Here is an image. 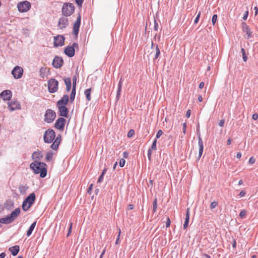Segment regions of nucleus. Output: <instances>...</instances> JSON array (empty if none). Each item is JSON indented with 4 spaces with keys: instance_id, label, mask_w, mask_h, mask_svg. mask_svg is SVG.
<instances>
[{
    "instance_id": "nucleus-1",
    "label": "nucleus",
    "mask_w": 258,
    "mask_h": 258,
    "mask_svg": "<svg viewBox=\"0 0 258 258\" xmlns=\"http://www.w3.org/2000/svg\"><path fill=\"white\" fill-rule=\"evenodd\" d=\"M30 168L35 174H40L41 178L47 175V165L44 162L34 161L30 164Z\"/></svg>"
},
{
    "instance_id": "nucleus-2",
    "label": "nucleus",
    "mask_w": 258,
    "mask_h": 258,
    "mask_svg": "<svg viewBox=\"0 0 258 258\" xmlns=\"http://www.w3.org/2000/svg\"><path fill=\"white\" fill-rule=\"evenodd\" d=\"M20 213V209L17 208L10 215L1 218L0 223L3 224L11 223L19 215Z\"/></svg>"
},
{
    "instance_id": "nucleus-3",
    "label": "nucleus",
    "mask_w": 258,
    "mask_h": 258,
    "mask_svg": "<svg viewBox=\"0 0 258 258\" xmlns=\"http://www.w3.org/2000/svg\"><path fill=\"white\" fill-rule=\"evenodd\" d=\"M35 195L34 193H31L24 201L22 204V209L24 211H26L29 209L32 206L35 200Z\"/></svg>"
},
{
    "instance_id": "nucleus-4",
    "label": "nucleus",
    "mask_w": 258,
    "mask_h": 258,
    "mask_svg": "<svg viewBox=\"0 0 258 258\" xmlns=\"http://www.w3.org/2000/svg\"><path fill=\"white\" fill-rule=\"evenodd\" d=\"M75 10V7L71 3H64L62 8V13L66 17L71 16Z\"/></svg>"
},
{
    "instance_id": "nucleus-5",
    "label": "nucleus",
    "mask_w": 258,
    "mask_h": 258,
    "mask_svg": "<svg viewBox=\"0 0 258 258\" xmlns=\"http://www.w3.org/2000/svg\"><path fill=\"white\" fill-rule=\"evenodd\" d=\"M31 8L30 3L27 1H24L19 2L17 4V8L19 12L25 13L27 12Z\"/></svg>"
},
{
    "instance_id": "nucleus-6",
    "label": "nucleus",
    "mask_w": 258,
    "mask_h": 258,
    "mask_svg": "<svg viewBox=\"0 0 258 258\" xmlns=\"http://www.w3.org/2000/svg\"><path fill=\"white\" fill-rule=\"evenodd\" d=\"M55 137V133L52 129H48L45 131L44 135V141L46 143H51Z\"/></svg>"
},
{
    "instance_id": "nucleus-7",
    "label": "nucleus",
    "mask_w": 258,
    "mask_h": 258,
    "mask_svg": "<svg viewBox=\"0 0 258 258\" xmlns=\"http://www.w3.org/2000/svg\"><path fill=\"white\" fill-rule=\"evenodd\" d=\"M58 82L54 79H51L48 81V89L50 93H53L57 91Z\"/></svg>"
},
{
    "instance_id": "nucleus-8",
    "label": "nucleus",
    "mask_w": 258,
    "mask_h": 258,
    "mask_svg": "<svg viewBox=\"0 0 258 258\" xmlns=\"http://www.w3.org/2000/svg\"><path fill=\"white\" fill-rule=\"evenodd\" d=\"M56 117L55 112L52 109H49L46 111L44 115L45 121L50 123L52 122Z\"/></svg>"
},
{
    "instance_id": "nucleus-9",
    "label": "nucleus",
    "mask_w": 258,
    "mask_h": 258,
    "mask_svg": "<svg viewBox=\"0 0 258 258\" xmlns=\"http://www.w3.org/2000/svg\"><path fill=\"white\" fill-rule=\"evenodd\" d=\"M78 46V44L74 43L72 46H67L64 50V53L69 57H72L75 55V48Z\"/></svg>"
},
{
    "instance_id": "nucleus-10",
    "label": "nucleus",
    "mask_w": 258,
    "mask_h": 258,
    "mask_svg": "<svg viewBox=\"0 0 258 258\" xmlns=\"http://www.w3.org/2000/svg\"><path fill=\"white\" fill-rule=\"evenodd\" d=\"M23 74V69L19 66L15 67L12 71V74L16 79L21 78Z\"/></svg>"
},
{
    "instance_id": "nucleus-11",
    "label": "nucleus",
    "mask_w": 258,
    "mask_h": 258,
    "mask_svg": "<svg viewBox=\"0 0 258 258\" xmlns=\"http://www.w3.org/2000/svg\"><path fill=\"white\" fill-rule=\"evenodd\" d=\"M81 24V16L79 15L78 17L73 26V34L76 37L78 36L79 28Z\"/></svg>"
},
{
    "instance_id": "nucleus-12",
    "label": "nucleus",
    "mask_w": 258,
    "mask_h": 258,
    "mask_svg": "<svg viewBox=\"0 0 258 258\" xmlns=\"http://www.w3.org/2000/svg\"><path fill=\"white\" fill-rule=\"evenodd\" d=\"M64 37L62 35H58L54 37V46L56 47L64 44Z\"/></svg>"
},
{
    "instance_id": "nucleus-13",
    "label": "nucleus",
    "mask_w": 258,
    "mask_h": 258,
    "mask_svg": "<svg viewBox=\"0 0 258 258\" xmlns=\"http://www.w3.org/2000/svg\"><path fill=\"white\" fill-rule=\"evenodd\" d=\"M66 119L64 118L60 117L55 123V127L60 131H63L66 124Z\"/></svg>"
},
{
    "instance_id": "nucleus-14",
    "label": "nucleus",
    "mask_w": 258,
    "mask_h": 258,
    "mask_svg": "<svg viewBox=\"0 0 258 258\" xmlns=\"http://www.w3.org/2000/svg\"><path fill=\"white\" fill-rule=\"evenodd\" d=\"M68 24V19L66 17H61L58 20V27L60 29H64Z\"/></svg>"
},
{
    "instance_id": "nucleus-15",
    "label": "nucleus",
    "mask_w": 258,
    "mask_h": 258,
    "mask_svg": "<svg viewBox=\"0 0 258 258\" xmlns=\"http://www.w3.org/2000/svg\"><path fill=\"white\" fill-rule=\"evenodd\" d=\"M242 31L243 33L245 34L246 35V38L247 39H249L251 37L252 32L249 27L246 25L245 23H243L242 24Z\"/></svg>"
},
{
    "instance_id": "nucleus-16",
    "label": "nucleus",
    "mask_w": 258,
    "mask_h": 258,
    "mask_svg": "<svg viewBox=\"0 0 258 258\" xmlns=\"http://www.w3.org/2000/svg\"><path fill=\"white\" fill-rule=\"evenodd\" d=\"M63 64V60L62 58L58 57V56H55L52 62V65L55 68H60Z\"/></svg>"
},
{
    "instance_id": "nucleus-17",
    "label": "nucleus",
    "mask_w": 258,
    "mask_h": 258,
    "mask_svg": "<svg viewBox=\"0 0 258 258\" xmlns=\"http://www.w3.org/2000/svg\"><path fill=\"white\" fill-rule=\"evenodd\" d=\"M9 108L11 111H14L20 108V105L17 101H13L9 102Z\"/></svg>"
},
{
    "instance_id": "nucleus-18",
    "label": "nucleus",
    "mask_w": 258,
    "mask_h": 258,
    "mask_svg": "<svg viewBox=\"0 0 258 258\" xmlns=\"http://www.w3.org/2000/svg\"><path fill=\"white\" fill-rule=\"evenodd\" d=\"M0 96L4 100H9L12 97V92L10 90H5L1 93Z\"/></svg>"
},
{
    "instance_id": "nucleus-19",
    "label": "nucleus",
    "mask_w": 258,
    "mask_h": 258,
    "mask_svg": "<svg viewBox=\"0 0 258 258\" xmlns=\"http://www.w3.org/2000/svg\"><path fill=\"white\" fill-rule=\"evenodd\" d=\"M61 136L58 135L56 138L55 139L54 141L53 142V144L51 145V148L54 150H57L58 146L60 143L61 142Z\"/></svg>"
},
{
    "instance_id": "nucleus-20",
    "label": "nucleus",
    "mask_w": 258,
    "mask_h": 258,
    "mask_svg": "<svg viewBox=\"0 0 258 258\" xmlns=\"http://www.w3.org/2000/svg\"><path fill=\"white\" fill-rule=\"evenodd\" d=\"M69 101V96L67 95L63 96L62 98L59 100L57 103V106H65L67 104Z\"/></svg>"
},
{
    "instance_id": "nucleus-21",
    "label": "nucleus",
    "mask_w": 258,
    "mask_h": 258,
    "mask_svg": "<svg viewBox=\"0 0 258 258\" xmlns=\"http://www.w3.org/2000/svg\"><path fill=\"white\" fill-rule=\"evenodd\" d=\"M59 111V115L67 117L69 113L68 108L65 106H57Z\"/></svg>"
},
{
    "instance_id": "nucleus-22",
    "label": "nucleus",
    "mask_w": 258,
    "mask_h": 258,
    "mask_svg": "<svg viewBox=\"0 0 258 258\" xmlns=\"http://www.w3.org/2000/svg\"><path fill=\"white\" fill-rule=\"evenodd\" d=\"M32 157L34 161H39L43 157V155L41 152L36 151L33 153Z\"/></svg>"
},
{
    "instance_id": "nucleus-23",
    "label": "nucleus",
    "mask_w": 258,
    "mask_h": 258,
    "mask_svg": "<svg viewBox=\"0 0 258 258\" xmlns=\"http://www.w3.org/2000/svg\"><path fill=\"white\" fill-rule=\"evenodd\" d=\"M198 145L199 147V156L200 158L202 156L204 149L203 142L200 135L198 137Z\"/></svg>"
},
{
    "instance_id": "nucleus-24",
    "label": "nucleus",
    "mask_w": 258,
    "mask_h": 258,
    "mask_svg": "<svg viewBox=\"0 0 258 258\" xmlns=\"http://www.w3.org/2000/svg\"><path fill=\"white\" fill-rule=\"evenodd\" d=\"M189 220V208H187L186 210V216H185V218L184 223L183 224V228L184 229H185L188 226Z\"/></svg>"
},
{
    "instance_id": "nucleus-25",
    "label": "nucleus",
    "mask_w": 258,
    "mask_h": 258,
    "mask_svg": "<svg viewBox=\"0 0 258 258\" xmlns=\"http://www.w3.org/2000/svg\"><path fill=\"white\" fill-rule=\"evenodd\" d=\"M121 88H122V79H121L119 80L118 84V88H117V93H116V100H118L120 98Z\"/></svg>"
},
{
    "instance_id": "nucleus-26",
    "label": "nucleus",
    "mask_w": 258,
    "mask_h": 258,
    "mask_svg": "<svg viewBox=\"0 0 258 258\" xmlns=\"http://www.w3.org/2000/svg\"><path fill=\"white\" fill-rule=\"evenodd\" d=\"M19 250L20 248L18 245H15L9 248V250L14 256L16 255L18 253Z\"/></svg>"
},
{
    "instance_id": "nucleus-27",
    "label": "nucleus",
    "mask_w": 258,
    "mask_h": 258,
    "mask_svg": "<svg viewBox=\"0 0 258 258\" xmlns=\"http://www.w3.org/2000/svg\"><path fill=\"white\" fill-rule=\"evenodd\" d=\"M49 72V70L46 67H42L40 69V76L44 79L46 77V73Z\"/></svg>"
},
{
    "instance_id": "nucleus-28",
    "label": "nucleus",
    "mask_w": 258,
    "mask_h": 258,
    "mask_svg": "<svg viewBox=\"0 0 258 258\" xmlns=\"http://www.w3.org/2000/svg\"><path fill=\"white\" fill-rule=\"evenodd\" d=\"M36 221L34 222L31 225L29 228L28 229V230L27 231V236L28 237L30 236L31 235L32 231H33L35 227L36 226Z\"/></svg>"
},
{
    "instance_id": "nucleus-29",
    "label": "nucleus",
    "mask_w": 258,
    "mask_h": 258,
    "mask_svg": "<svg viewBox=\"0 0 258 258\" xmlns=\"http://www.w3.org/2000/svg\"><path fill=\"white\" fill-rule=\"evenodd\" d=\"M65 84L66 85V89L68 92L70 91L71 88V81L70 78H65L64 79Z\"/></svg>"
},
{
    "instance_id": "nucleus-30",
    "label": "nucleus",
    "mask_w": 258,
    "mask_h": 258,
    "mask_svg": "<svg viewBox=\"0 0 258 258\" xmlns=\"http://www.w3.org/2000/svg\"><path fill=\"white\" fill-rule=\"evenodd\" d=\"M91 89L89 88L85 90L84 94L86 96V99L88 101L91 100Z\"/></svg>"
},
{
    "instance_id": "nucleus-31",
    "label": "nucleus",
    "mask_w": 258,
    "mask_h": 258,
    "mask_svg": "<svg viewBox=\"0 0 258 258\" xmlns=\"http://www.w3.org/2000/svg\"><path fill=\"white\" fill-rule=\"evenodd\" d=\"M155 55L154 59H156L159 57L160 54V50H159L158 45H156L155 46Z\"/></svg>"
},
{
    "instance_id": "nucleus-32",
    "label": "nucleus",
    "mask_w": 258,
    "mask_h": 258,
    "mask_svg": "<svg viewBox=\"0 0 258 258\" xmlns=\"http://www.w3.org/2000/svg\"><path fill=\"white\" fill-rule=\"evenodd\" d=\"M53 156V153L51 152H48L46 155V161H49L52 160Z\"/></svg>"
},
{
    "instance_id": "nucleus-33",
    "label": "nucleus",
    "mask_w": 258,
    "mask_h": 258,
    "mask_svg": "<svg viewBox=\"0 0 258 258\" xmlns=\"http://www.w3.org/2000/svg\"><path fill=\"white\" fill-rule=\"evenodd\" d=\"M76 95V88H73L72 90V92L70 96V100L71 102H73L74 100L75 97Z\"/></svg>"
},
{
    "instance_id": "nucleus-34",
    "label": "nucleus",
    "mask_w": 258,
    "mask_h": 258,
    "mask_svg": "<svg viewBox=\"0 0 258 258\" xmlns=\"http://www.w3.org/2000/svg\"><path fill=\"white\" fill-rule=\"evenodd\" d=\"M241 53L242 54V57L244 61H246L247 60V57L246 55L245 51L244 48H241Z\"/></svg>"
},
{
    "instance_id": "nucleus-35",
    "label": "nucleus",
    "mask_w": 258,
    "mask_h": 258,
    "mask_svg": "<svg viewBox=\"0 0 258 258\" xmlns=\"http://www.w3.org/2000/svg\"><path fill=\"white\" fill-rule=\"evenodd\" d=\"M157 198L155 199L153 202V212H155L156 211V209L157 208Z\"/></svg>"
},
{
    "instance_id": "nucleus-36",
    "label": "nucleus",
    "mask_w": 258,
    "mask_h": 258,
    "mask_svg": "<svg viewBox=\"0 0 258 258\" xmlns=\"http://www.w3.org/2000/svg\"><path fill=\"white\" fill-rule=\"evenodd\" d=\"M218 205V202L216 201H214L211 203L210 204V208L211 209H213L215 208Z\"/></svg>"
},
{
    "instance_id": "nucleus-37",
    "label": "nucleus",
    "mask_w": 258,
    "mask_h": 258,
    "mask_svg": "<svg viewBox=\"0 0 258 258\" xmlns=\"http://www.w3.org/2000/svg\"><path fill=\"white\" fill-rule=\"evenodd\" d=\"M156 143H157V140L155 139L153 143H152V146H151V148L150 149L151 150H156L157 148H156Z\"/></svg>"
},
{
    "instance_id": "nucleus-38",
    "label": "nucleus",
    "mask_w": 258,
    "mask_h": 258,
    "mask_svg": "<svg viewBox=\"0 0 258 258\" xmlns=\"http://www.w3.org/2000/svg\"><path fill=\"white\" fill-rule=\"evenodd\" d=\"M217 15L216 14H215L213 16L212 19V22L213 25H215L217 20Z\"/></svg>"
},
{
    "instance_id": "nucleus-39",
    "label": "nucleus",
    "mask_w": 258,
    "mask_h": 258,
    "mask_svg": "<svg viewBox=\"0 0 258 258\" xmlns=\"http://www.w3.org/2000/svg\"><path fill=\"white\" fill-rule=\"evenodd\" d=\"M72 226H73V223L71 222L70 223L69 229L68 232V234L67 235V237H69L72 233Z\"/></svg>"
},
{
    "instance_id": "nucleus-40",
    "label": "nucleus",
    "mask_w": 258,
    "mask_h": 258,
    "mask_svg": "<svg viewBox=\"0 0 258 258\" xmlns=\"http://www.w3.org/2000/svg\"><path fill=\"white\" fill-rule=\"evenodd\" d=\"M246 211L245 210H242L239 213V216L241 218H244L246 215Z\"/></svg>"
},
{
    "instance_id": "nucleus-41",
    "label": "nucleus",
    "mask_w": 258,
    "mask_h": 258,
    "mask_svg": "<svg viewBox=\"0 0 258 258\" xmlns=\"http://www.w3.org/2000/svg\"><path fill=\"white\" fill-rule=\"evenodd\" d=\"M163 133L161 130H159L156 134V137L157 139L159 138L162 135Z\"/></svg>"
},
{
    "instance_id": "nucleus-42",
    "label": "nucleus",
    "mask_w": 258,
    "mask_h": 258,
    "mask_svg": "<svg viewBox=\"0 0 258 258\" xmlns=\"http://www.w3.org/2000/svg\"><path fill=\"white\" fill-rule=\"evenodd\" d=\"M125 163V160L122 158L120 160V161H119V166L121 167H122L124 166V164Z\"/></svg>"
},
{
    "instance_id": "nucleus-43",
    "label": "nucleus",
    "mask_w": 258,
    "mask_h": 258,
    "mask_svg": "<svg viewBox=\"0 0 258 258\" xmlns=\"http://www.w3.org/2000/svg\"><path fill=\"white\" fill-rule=\"evenodd\" d=\"M255 162V159L253 157H251L249 158L248 163L250 164H253Z\"/></svg>"
},
{
    "instance_id": "nucleus-44",
    "label": "nucleus",
    "mask_w": 258,
    "mask_h": 258,
    "mask_svg": "<svg viewBox=\"0 0 258 258\" xmlns=\"http://www.w3.org/2000/svg\"><path fill=\"white\" fill-rule=\"evenodd\" d=\"M201 12H199L198 13V15L197 16L196 18H195V24H197L199 22V19H200V16H201Z\"/></svg>"
},
{
    "instance_id": "nucleus-45",
    "label": "nucleus",
    "mask_w": 258,
    "mask_h": 258,
    "mask_svg": "<svg viewBox=\"0 0 258 258\" xmlns=\"http://www.w3.org/2000/svg\"><path fill=\"white\" fill-rule=\"evenodd\" d=\"M135 134V132L133 130H131L128 132V134H127V137L128 138H131L132 137V136H133V135H134Z\"/></svg>"
},
{
    "instance_id": "nucleus-46",
    "label": "nucleus",
    "mask_w": 258,
    "mask_h": 258,
    "mask_svg": "<svg viewBox=\"0 0 258 258\" xmlns=\"http://www.w3.org/2000/svg\"><path fill=\"white\" fill-rule=\"evenodd\" d=\"M77 78L75 76L73 79V88H76Z\"/></svg>"
},
{
    "instance_id": "nucleus-47",
    "label": "nucleus",
    "mask_w": 258,
    "mask_h": 258,
    "mask_svg": "<svg viewBox=\"0 0 258 258\" xmlns=\"http://www.w3.org/2000/svg\"><path fill=\"white\" fill-rule=\"evenodd\" d=\"M170 223H171L169 217H167V221L166 222V227L167 228L169 227L170 226Z\"/></svg>"
},
{
    "instance_id": "nucleus-48",
    "label": "nucleus",
    "mask_w": 258,
    "mask_h": 258,
    "mask_svg": "<svg viewBox=\"0 0 258 258\" xmlns=\"http://www.w3.org/2000/svg\"><path fill=\"white\" fill-rule=\"evenodd\" d=\"M76 4L79 6H81L84 0H75Z\"/></svg>"
},
{
    "instance_id": "nucleus-49",
    "label": "nucleus",
    "mask_w": 258,
    "mask_h": 258,
    "mask_svg": "<svg viewBox=\"0 0 258 258\" xmlns=\"http://www.w3.org/2000/svg\"><path fill=\"white\" fill-rule=\"evenodd\" d=\"M248 15V11H245L244 15L243 17V19L244 20H246L247 18Z\"/></svg>"
},
{
    "instance_id": "nucleus-50",
    "label": "nucleus",
    "mask_w": 258,
    "mask_h": 258,
    "mask_svg": "<svg viewBox=\"0 0 258 258\" xmlns=\"http://www.w3.org/2000/svg\"><path fill=\"white\" fill-rule=\"evenodd\" d=\"M151 154H152V150L149 149L148 151V159L149 160H151Z\"/></svg>"
},
{
    "instance_id": "nucleus-51",
    "label": "nucleus",
    "mask_w": 258,
    "mask_h": 258,
    "mask_svg": "<svg viewBox=\"0 0 258 258\" xmlns=\"http://www.w3.org/2000/svg\"><path fill=\"white\" fill-rule=\"evenodd\" d=\"M224 123H225V120L224 119H221L220 120V121L219 122V125L220 126L222 127L224 126Z\"/></svg>"
},
{
    "instance_id": "nucleus-52",
    "label": "nucleus",
    "mask_w": 258,
    "mask_h": 258,
    "mask_svg": "<svg viewBox=\"0 0 258 258\" xmlns=\"http://www.w3.org/2000/svg\"><path fill=\"white\" fill-rule=\"evenodd\" d=\"M93 187V184L92 183L89 185L88 189V192L90 193Z\"/></svg>"
},
{
    "instance_id": "nucleus-53",
    "label": "nucleus",
    "mask_w": 258,
    "mask_h": 258,
    "mask_svg": "<svg viewBox=\"0 0 258 258\" xmlns=\"http://www.w3.org/2000/svg\"><path fill=\"white\" fill-rule=\"evenodd\" d=\"M252 118L254 120H256L258 118V114L257 113H254L252 115Z\"/></svg>"
},
{
    "instance_id": "nucleus-54",
    "label": "nucleus",
    "mask_w": 258,
    "mask_h": 258,
    "mask_svg": "<svg viewBox=\"0 0 258 258\" xmlns=\"http://www.w3.org/2000/svg\"><path fill=\"white\" fill-rule=\"evenodd\" d=\"M245 192L244 190H241L240 192L239 196H240V197H243L245 196Z\"/></svg>"
},
{
    "instance_id": "nucleus-55",
    "label": "nucleus",
    "mask_w": 258,
    "mask_h": 258,
    "mask_svg": "<svg viewBox=\"0 0 258 258\" xmlns=\"http://www.w3.org/2000/svg\"><path fill=\"white\" fill-rule=\"evenodd\" d=\"M103 176H104V175H101L100 176V177H99L98 180V182L100 183V182H101L103 181Z\"/></svg>"
},
{
    "instance_id": "nucleus-56",
    "label": "nucleus",
    "mask_w": 258,
    "mask_h": 258,
    "mask_svg": "<svg viewBox=\"0 0 258 258\" xmlns=\"http://www.w3.org/2000/svg\"><path fill=\"white\" fill-rule=\"evenodd\" d=\"M190 110L188 109L186 112V116L187 118H189L190 115Z\"/></svg>"
},
{
    "instance_id": "nucleus-57",
    "label": "nucleus",
    "mask_w": 258,
    "mask_h": 258,
    "mask_svg": "<svg viewBox=\"0 0 258 258\" xmlns=\"http://www.w3.org/2000/svg\"><path fill=\"white\" fill-rule=\"evenodd\" d=\"M186 123L183 124V132L185 134L186 132Z\"/></svg>"
},
{
    "instance_id": "nucleus-58",
    "label": "nucleus",
    "mask_w": 258,
    "mask_h": 258,
    "mask_svg": "<svg viewBox=\"0 0 258 258\" xmlns=\"http://www.w3.org/2000/svg\"><path fill=\"white\" fill-rule=\"evenodd\" d=\"M204 85H205V84L203 82H201L199 84V88L200 89H202L204 87Z\"/></svg>"
},
{
    "instance_id": "nucleus-59",
    "label": "nucleus",
    "mask_w": 258,
    "mask_h": 258,
    "mask_svg": "<svg viewBox=\"0 0 258 258\" xmlns=\"http://www.w3.org/2000/svg\"><path fill=\"white\" fill-rule=\"evenodd\" d=\"M254 15H255V16H256L258 13V9L257 8V7H255L254 8Z\"/></svg>"
},
{
    "instance_id": "nucleus-60",
    "label": "nucleus",
    "mask_w": 258,
    "mask_h": 258,
    "mask_svg": "<svg viewBox=\"0 0 258 258\" xmlns=\"http://www.w3.org/2000/svg\"><path fill=\"white\" fill-rule=\"evenodd\" d=\"M154 30L157 31L158 29V23L155 21L154 24Z\"/></svg>"
},
{
    "instance_id": "nucleus-61",
    "label": "nucleus",
    "mask_w": 258,
    "mask_h": 258,
    "mask_svg": "<svg viewBox=\"0 0 258 258\" xmlns=\"http://www.w3.org/2000/svg\"><path fill=\"white\" fill-rule=\"evenodd\" d=\"M123 156L124 158H127L128 157V153L126 152H124L123 153Z\"/></svg>"
},
{
    "instance_id": "nucleus-62",
    "label": "nucleus",
    "mask_w": 258,
    "mask_h": 258,
    "mask_svg": "<svg viewBox=\"0 0 258 258\" xmlns=\"http://www.w3.org/2000/svg\"><path fill=\"white\" fill-rule=\"evenodd\" d=\"M134 206L132 204H130L128 205V210H132L134 209Z\"/></svg>"
},
{
    "instance_id": "nucleus-63",
    "label": "nucleus",
    "mask_w": 258,
    "mask_h": 258,
    "mask_svg": "<svg viewBox=\"0 0 258 258\" xmlns=\"http://www.w3.org/2000/svg\"><path fill=\"white\" fill-rule=\"evenodd\" d=\"M105 251H106V249H104V250H103L102 252L101 253V255H100V257L99 258H102L105 252Z\"/></svg>"
},
{
    "instance_id": "nucleus-64",
    "label": "nucleus",
    "mask_w": 258,
    "mask_h": 258,
    "mask_svg": "<svg viewBox=\"0 0 258 258\" xmlns=\"http://www.w3.org/2000/svg\"><path fill=\"white\" fill-rule=\"evenodd\" d=\"M203 256L205 258H211V256L207 253H204Z\"/></svg>"
}]
</instances>
